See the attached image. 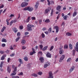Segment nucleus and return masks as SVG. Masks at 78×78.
Listing matches in <instances>:
<instances>
[{
  "label": "nucleus",
  "instance_id": "nucleus-1",
  "mask_svg": "<svg viewBox=\"0 0 78 78\" xmlns=\"http://www.w3.org/2000/svg\"><path fill=\"white\" fill-rule=\"evenodd\" d=\"M12 69H14V70L13 71V73L11 74L10 76H13V75H16V72L17 71V67L16 66L15 67L14 65H12Z\"/></svg>",
  "mask_w": 78,
  "mask_h": 78
},
{
  "label": "nucleus",
  "instance_id": "nucleus-2",
  "mask_svg": "<svg viewBox=\"0 0 78 78\" xmlns=\"http://www.w3.org/2000/svg\"><path fill=\"white\" fill-rule=\"evenodd\" d=\"M33 8L31 7H27L23 9L24 11H29L30 12H31L32 11H33Z\"/></svg>",
  "mask_w": 78,
  "mask_h": 78
},
{
  "label": "nucleus",
  "instance_id": "nucleus-3",
  "mask_svg": "<svg viewBox=\"0 0 78 78\" xmlns=\"http://www.w3.org/2000/svg\"><path fill=\"white\" fill-rule=\"evenodd\" d=\"M27 31H31L32 30V28H31V27H34V26L33 25H30V24H28L27 25Z\"/></svg>",
  "mask_w": 78,
  "mask_h": 78
},
{
  "label": "nucleus",
  "instance_id": "nucleus-4",
  "mask_svg": "<svg viewBox=\"0 0 78 78\" xmlns=\"http://www.w3.org/2000/svg\"><path fill=\"white\" fill-rule=\"evenodd\" d=\"M17 19H15L14 20H12L11 21L10 23V26H11L13 23H16V22H17Z\"/></svg>",
  "mask_w": 78,
  "mask_h": 78
},
{
  "label": "nucleus",
  "instance_id": "nucleus-5",
  "mask_svg": "<svg viewBox=\"0 0 78 78\" xmlns=\"http://www.w3.org/2000/svg\"><path fill=\"white\" fill-rule=\"evenodd\" d=\"M28 3L27 2H23L21 4V7H23V8H24V7H25V6H27L28 5Z\"/></svg>",
  "mask_w": 78,
  "mask_h": 78
},
{
  "label": "nucleus",
  "instance_id": "nucleus-6",
  "mask_svg": "<svg viewBox=\"0 0 78 78\" xmlns=\"http://www.w3.org/2000/svg\"><path fill=\"white\" fill-rule=\"evenodd\" d=\"M48 78H53V73L51 71H50L49 73V76L48 77Z\"/></svg>",
  "mask_w": 78,
  "mask_h": 78
},
{
  "label": "nucleus",
  "instance_id": "nucleus-7",
  "mask_svg": "<svg viewBox=\"0 0 78 78\" xmlns=\"http://www.w3.org/2000/svg\"><path fill=\"white\" fill-rule=\"evenodd\" d=\"M54 29H55L56 30V33H58V31H59V27L58 26H54Z\"/></svg>",
  "mask_w": 78,
  "mask_h": 78
},
{
  "label": "nucleus",
  "instance_id": "nucleus-8",
  "mask_svg": "<svg viewBox=\"0 0 78 78\" xmlns=\"http://www.w3.org/2000/svg\"><path fill=\"white\" fill-rule=\"evenodd\" d=\"M61 8L62 7L60 5H58L56 8L57 9V11H61Z\"/></svg>",
  "mask_w": 78,
  "mask_h": 78
},
{
  "label": "nucleus",
  "instance_id": "nucleus-9",
  "mask_svg": "<svg viewBox=\"0 0 78 78\" xmlns=\"http://www.w3.org/2000/svg\"><path fill=\"white\" fill-rule=\"evenodd\" d=\"M32 52H30V55H33L34 54H35L36 53V52L35 51V49H34V48H32Z\"/></svg>",
  "mask_w": 78,
  "mask_h": 78
},
{
  "label": "nucleus",
  "instance_id": "nucleus-10",
  "mask_svg": "<svg viewBox=\"0 0 78 78\" xmlns=\"http://www.w3.org/2000/svg\"><path fill=\"white\" fill-rule=\"evenodd\" d=\"M75 69V66H73L70 68V69L69 70V73H71L73 70Z\"/></svg>",
  "mask_w": 78,
  "mask_h": 78
},
{
  "label": "nucleus",
  "instance_id": "nucleus-11",
  "mask_svg": "<svg viewBox=\"0 0 78 78\" xmlns=\"http://www.w3.org/2000/svg\"><path fill=\"white\" fill-rule=\"evenodd\" d=\"M39 2H36V4L35 5L34 8H35V10H37V9L38 8V6H39Z\"/></svg>",
  "mask_w": 78,
  "mask_h": 78
},
{
  "label": "nucleus",
  "instance_id": "nucleus-12",
  "mask_svg": "<svg viewBox=\"0 0 78 78\" xmlns=\"http://www.w3.org/2000/svg\"><path fill=\"white\" fill-rule=\"evenodd\" d=\"M46 56L47 58H51V54L48 52H47V53L46 54Z\"/></svg>",
  "mask_w": 78,
  "mask_h": 78
},
{
  "label": "nucleus",
  "instance_id": "nucleus-13",
  "mask_svg": "<svg viewBox=\"0 0 78 78\" xmlns=\"http://www.w3.org/2000/svg\"><path fill=\"white\" fill-rule=\"evenodd\" d=\"M39 60H40L41 63H43L44 61V59L42 57H40L39 58Z\"/></svg>",
  "mask_w": 78,
  "mask_h": 78
},
{
  "label": "nucleus",
  "instance_id": "nucleus-14",
  "mask_svg": "<svg viewBox=\"0 0 78 78\" xmlns=\"http://www.w3.org/2000/svg\"><path fill=\"white\" fill-rule=\"evenodd\" d=\"M50 63L49 62H47L46 63V64L44 65V68H47L48 66H50Z\"/></svg>",
  "mask_w": 78,
  "mask_h": 78
},
{
  "label": "nucleus",
  "instance_id": "nucleus-15",
  "mask_svg": "<svg viewBox=\"0 0 78 78\" xmlns=\"http://www.w3.org/2000/svg\"><path fill=\"white\" fill-rule=\"evenodd\" d=\"M51 10V9H46L45 10L44 14H47L48 12V11H50Z\"/></svg>",
  "mask_w": 78,
  "mask_h": 78
},
{
  "label": "nucleus",
  "instance_id": "nucleus-16",
  "mask_svg": "<svg viewBox=\"0 0 78 78\" xmlns=\"http://www.w3.org/2000/svg\"><path fill=\"white\" fill-rule=\"evenodd\" d=\"M26 43V41L24 39H23L21 41V44L22 45H24Z\"/></svg>",
  "mask_w": 78,
  "mask_h": 78
},
{
  "label": "nucleus",
  "instance_id": "nucleus-17",
  "mask_svg": "<svg viewBox=\"0 0 78 78\" xmlns=\"http://www.w3.org/2000/svg\"><path fill=\"white\" fill-rule=\"evenodd\" d=\"M30 16H29L27 17V19L26 20V23H28L29 22H30Z\"/></svg>",
  "mask_w": 78,
  "mask_h": 78
},
{
  "label": "nucleus",
  "instance_id": "nucleus-18",
  "mask_svg": "<svg viewBox=\"0 0 78 78\" xmlns=\"http://www.w3.org/2000/svg\"><path fill=\"white\" fill-rule=\"evenodd\" d=\"M12 31H14L15 33H16L17 32V30L15 27H13L12 28Z\"/></svg>",
  "mask_w": 78,
  "mask_h": 78
},
{
  "label": "nucleus",
  "instance_id": "nucleus-19",
  "mask_svg": "<svg viewBox=\"0 0 78 78\" xmlns=\"http://www.w3.org/2000/svg\"><path fill=\"white\" fill-rule=\"evenodd\" d=\"M6 56V55H2V57H1V60H4L5 59V58Z\"/></svg>",
  "mask_w": 78,
  "mask_h": 78
},
{
  "label": "nucleus",
  "instance_id": "nucleus-20",
  "mask_svg": "<svg viewBox=\"0 0 78 78\" xmlns=\"http://www.w3.org/2000/svg\"><path fill=\"white\" fill-rule=\"evenodd\" d=\"M7 72L9 73H10L11 72V69H10L9 68V66L7 67Z\"/></svg>",
  "mask_w": 78,
  "mask_h": 78
},
{
  "label": "nucleus",
  "instance_id": "nucleus-21",
  "mask_svg": "<svg viewBox=\"0 0 78 78\" xmlns=\"http://www.w3.org/2000/svg\"><path fill=\"white\" fill-rule=\"evenodd\" d=\"M47 48H48V46H45L42 49V50H43V51H45V50L47 49Z\"/></svg>",
  "mask_w": 78,
  "mask_h": 78
},
{
  "label": "nucleus",
  "instance_id": "nucleus-22",
  "mask_svg": "<svg viewBox=\"0 0 78 78\" xmlns=\"http://www.w3.org/2000/svg\"><path fill=\"white\" fill-rule=\"evenodd\" d=\"M76 15H77V12H76L74 11L73 14V17H75V16H76Z\"/></svg>",
  "mask_w": 78,
  "mask_h": 78
},
{
  "label": "nucleus",
  "instance_id": "nucleus-23",
  "mask_svg": "<svg viewBox=\"0 0 78 78\" xmlns=\"http://www.w3.org/2000/svg\"><path fill=\"white\" fill-rule=\"evenodd\" d=\"M2 42H7V40L6 39L3 38L2 39Z\"/></svg>",
  "mask_w": 78,
  "mask_h": 78
},
{
  "label": "nucleus",
  "instance_id": "nucleus-24",
  "mask_svg": "<svg viewBox=\"0 0 78 78\" xmlns=\"http://www.w3.org/2000/svg\"><path fill=\"white\" fill-rule=\"evenodd\" d=\"M18 61L20 62V64H23V61H22V60L20 58H19L18 59Z\"/></svg>",
  "mask_w": 78,
  "mask_h": 78
},
{
  "label": "nucleus",
  "instance_id": "nucleus-25",
  "mask_svg": "<svg viewBox=\"0 0 78 78\" xmlns=\"http://www.w3.org/2000/svg\"><path fill=\"white\" fill-rule=\"evenodd\" d=\"M59 53L60 55H62L64 53V51L63 50L60 49L59 51Z\"/></svg>",
  "mask_w": 78,
  "mask_h": 78
},
{
  "label": "nucleus",
  "instance_id": "nucleus-26",
  "mask_svg": "<svg viewBox=\"0 0 78 78\" xmlns=\"http://www.w3.org/2000/svg\"><path fill=\"white\" fill-rule=\"evenodd\" d=\"M24 61H28V57L27 56H26L25 57H24Z\"/></svg>",
  "mask_w": 78,
  "mask_h": 78
},
{
  "label": "nucleus",
  "instance_id": "nucleus-27",
  "mask_svg": "<svg viewBox=\"0 0 78 78\" xmlns=\"http://www.w3.org/2000/svg\"><path fill=\"white\" fill-rule=\"evenodd\" d=\"M64 58H65V55H62L61 57L60 58V59L63 60L64 59Z\"/></svg>",
  "mask_w": 78,
  "mask_h": 78
},
{
  "label": "nucleus",
  "instance_id": "nucleus-28",
  "mask_svg": "<svg viewBox=\"0 0 78 78\" xmlns=\"http://www.w3.org/2000/svg\"><path fill=\"white\" fill-rule=\"evenodd\" d=\"M69 48L71 50H72L73 49V46H72V44H69Z\"/></svg>",
  "mask_w": 78,
  "mask_h": 78
},
{
  "label": "nucleus",
  "instance_id": "nucleus-29",
  "mask_svg": "<svg viewBox=\"0 0 78 78\" xmlns=\"http://www.w3.org/2000/svg\"><path fill=\"white\" fill-rule=\"evenodd\" d=\"M64 48L65 49H67L68 48V45L67 44H65L64 46Z\"/></svg>",
  "mask_w": 78,
  "mask_h": 78
},
{
  "label": "nucleus",
  "instance_id": "nucleus-30",
  "mask_svg": "<svg viewBox=\"0 0 78 78\" xmlns=\"http://www.w3.org/2000/svg\"><path fill=\"white\" fill-rule=\"evenodd\" d=\"M67 17H69V16H67V15H65L63 17V19L64 20H67Z\"/></svg>",
  "mask_w": 78,
  "mask_h": 78
},
{
  "label": "nucleus",
  "instance_id": "nucleus-31",
  "mask_svg": "<svg viewBox=\"0 0 78 78\" xmlns=\"http://www.w3.org/2000/svg\"><path fill=\"white\" fill-rule=\"evenodd\" d=\"M50 22V21L49 19H46L45 21V22H46V23H49Z\"/></svg>",
  "mask_w": 78,
  "mask_h": 78
},
{
  "label": "nucleus",
  "instance_id": "nucleus-32",
  "mask_svg": "<svg viewBox=\"0 0 78 78\" xmlns=\"http://www.w3.org/2000/svg\"><path fill=\"white\" fill-rule=\"evenodd\" d=\"M66 36H72V34L68 32L67 33H66Z\"/></svg>",
  "mask_w": 78,
  "mask_h": 78
},
{
  "label": "nucleus",
  "instance_id": "nucleus-33",
  "mask_svg": "<svg viewBox=\"0 0 78 78\" xmlns=\"http://www.w3.org/2000/svg\"><path fill=\"white\" fill-rule=\"evenodd\" d=\"M6 29V27H4L1 30V32H3L4 31V30Z\"/></svg>",
  "mask_w": 78,
  "mask_h": 78
},
{
  "label": "nucleus",
  "instance_id": "nucleus-34",
  "mask_svg": "<svg viewBox=\"0 0 78 78\" xmlns=\"http://www.w3.org/2000/svg\"><path fill=\"white\" fill-rule=\"evenodd\" d=\"M32 76H34V77H37V75L35 73H33L32 74Z\"/></svg>",
  "mask_w": 78,
  "mask_h": 78
},
{
  "label": "nucleus",
  "instance_id": "nucleus-35",
  "mask_svg": "<svg viewBox=\"0 0 78 78\" xmlns=\"http://www.w3.org/2000/svg\"><path fill=\"white\" fill-rule=\"evenodd\" d=\"M3 62L2 61L1 62L0 65V67L1 68H2V66H3Z\"/></svg>",
  "mask_w": 78,
  "mask_h": 78
},
{
  "label": "nucleus",
  "instance_id": "nucleus-36",
  "mask_svg": "<svg viewBox=\"0 0 78 78\" xmlns=\"http://www.w3.org/2000/svg\"><path fill=\"white\" fill-rule=\"evenodd\" d=\"M9 20H8V19H6V22H7V25H8L9 24V22L8 21Z\"/></svg>",
  "mask_w": 78,
  "mask_h": 78
},
{
  "label": "nucleus",
  "instance_id": "nucleus-37",
  "mask_svg": "<svg viewBox=\"0 0 78 78\" xmlns=\"http://www.w3.org/2000/svg\"><path fill=\"white\" fill-rule=\"evenodd\" d=\"M53 9H52L51 10V16H53V11H54Z\"/></svg>",
  "mask_w": 78,
  "mask_h": 78
},
{
  "label": "nucleus",
  "instance_id": "nucleus-38",
  "mask_svg": "<svg viewBox=\"0 0 78 78\" xmlns=\"http://www.w3.org/2000/svg\"><path fill=\"white\" fill-rule=\"evenodd\" d=\"M41 36L42 38H44V37H45V34H44L42 33L41 34Z\"/></svg>",
  "mask_w": 78,
  "mask_h": 78
},
{
  "label": "nucleus",
  "instance_id": "nucleus-39",
  "mask_svg": "<svg viewBox=\"0 0 78 78\" xmlns=\"http://www.w3.org/2000/svg\"><path fill=\"white\" fill-rule=\"evenodd\" d=\"M42 22V20H40L39 21V24H40V25H41Z\"/></svg>",
  "mask_w": 78,
  "mask_h": 78
},
{
  "label": "nucleus",
  "instance_id": "nucleus-40",
  "mask_svg": "<svg viewBox=\"0 0 78 78\" xmlns=\"http://www.w3.org/2000/svg\"><path fill=\"white\" fill-rule=\"evenodd\" d=\"M20 39V37H19L16 38V42H17Z\"/></svg>",
  "mask_w": 78,
  "mask_h": 78
},
{
  "label": "nucleus",
  "instance_id": "nucleus-41",
  "mask_svg": "<svg viewBox=\"0 0 78 78\" xmlns=\"http://www.w3.org/2000/svg\"><path fill=\"white\" fill-rule=\"evenodd\" d=\"M48 31L49 33L51 32V28H50L48 30Z\"/></svg>",
  "mask_w": 78,
  "mask_h": 78
},
{
  "label": "nucleus",
  "instance_id": "nucleus-42",
  "mask_svg": "<svg viewBox=\"0 0 78 78\" xmlns=\"http://www.w3.org/2000/svg\"><path fill=\"white\" fill-rule=\"evenodd\" d=\"M71 61V58H69L67 60V62H70Z\"/></svg>",
  "mask_w": 78,
  "mask_h": 78
},
{
  "label": "nucleus",
  "instance_id": "nucleus-43",
  "mask_svg": "<svg viewBox=\"0 0 78 78\" xmlns=\"http://www.w3.org/2000/svg\"><path fill=\"white\" fill-rule=\"evenodd\" d=\"M0 53H1V54H4V53H5V51L1 50L0 51Z\"/></svg>",
  "mask_w": 78,
  "mask_h": 78
},
{
  "label": "nucleus",
  "instance_id": "nucleus-44",
  "mask_svg": "<svg viewBox=\"0 0 78 78\" xmlns=\"http://www.w3.org/2000/svg\"><path fill=\"white\" fill-rule=\"evenodd\" d=\"M38 75H41L42 74V72L40 71L38 73Z\"/></svg>",
  "mask_w": 78,
  "mask_h": 78
},
{
  "label": "nucleus",
  "instance_id": "nucleus-45",
  "mask_svg": "<svg viewBox=\"0 0 78 78\" xmlns=\"http://www.w3.org/2000/svg\"><path fill=\"white\" fill-rule=\"evenodd\" d=\"M75 49L76 51H78V46H76L75 47Z\"/></svg>",
  "mask_w": 78,
  "mask_h": 78
},
{
  "label": "nucleus",
  "instance_id": "nucleus-46",
  "mask_svg": "<svg viewBox=\"0 0 78 78\" xmlns=\"http://www.w3.org/2000/svg\"><path fill=\"white\" fill-rule=\"evenodd\" d=\"M53 48H54V46H51V48L50 49V51H51L52 49H53Z\"/></svg>",
  "mask_w": 78,
  "mask_h": 78
},
{
  "label": "nucleus",
  "instance_id": "nucleus-47",
  "mask_svg": "<svg viewBox=\"0 0 78 78\" xmlns=\"http://www.w3.org/2000/svg\"><path fill=\"white\" fill-rule=\"evenodd\" d=\"M20 77L19 76H12V78H19Z\"/></svg>",
  "mask_w": 78,
  "mask_h": 78
},
{
  "label": "nucleus",
  "instance_id": "nucleus-48",
  "mask_svg": "<svg viewBox=\"0 0 78 78\" xmlns=\"http://www.w3.org/2000/svg\"><path fill=\"white\" fill-rule=\"evenodd\" d=\"M39 47L41 48V50H42V48H43V45H40Z\"/></svg>",
  "mask_w": 78,
  "mask_h": 78
},
{
  "label": "nucleus",
  "instance_id": "nucleus-49",
  "mask_svg": "<svg viewBox=\"0 0 78 78\" xmlns=\"http://www.w3.org/2000/svg\"><path fill=\"white\" fill-rule=\"evenodd\" d=\"M47 2L48 3V5H49V6H50V0H47Z\"/></svg>",
  "mask_w": 78,
  "mask_h": 78
},
{
  "label": "nucleus",
  "instance_id": "nucleus-50",
  "mask_svg": "<svg viewBox=\"0 0 78 78\" xmlns=\"http://www.w3.org/2000/svg\"><path fill=\"white\" fill-rule=\"evenodd\" d=\"M51 2V4L52 5H54V2L53 1H50Z\"/></svg>",
  "mask_w": 78,
  "mask_h": 78
},
{
  "label": "nucleus",
  "instance_id": "nucleus-51",
  "mask_svg": "<svg viewBox=\"0 0 78 78\" xmlns=\"http://www.w3.org/2000/svg\"><path fill=\"white\" fill-rule=\"evenodd\" d=\"M75 49H73V55H75Z\"/></svg>",
  "mask_w": 78,
  "mask_h": 78
},
{
  "label": "nucleus",
  "instance_id": "nucleus-52",
  "mask_svg": "<svg viewBox=\"0 0 78 78\" xmlns=\"http://www.w3.org/2000/svg\"><path fill=\"white\" fill-rule=\"evenodd\" d=\"M23 28V27L22 26H20V30H22Z\"/></svg>",
  "mask_w": 78,
  "mask_h": 78
},
{
  "label": "nucleus",
  "instance_id": "nucleus-53",
  "mask_svg": "<svg viewBox=\"0 0 78 78\" xmlns=\"http://www.w3.org/2000/svg\"><path fill=\"white\" fill-rule=\"evenodd\" d=\"M32 20H36V17H32L31 18Z\"/></svg>",
  "mask_w": 78,
  "mask_h": 78
},
{
  "label": "nucleus",
  "instance_id": "nucleus-54",
  "mask_svg": "<svg viewBox=\"0 0 78 78\" xmlns=\"http://www.w3.org/2000/svg\"><path fill=\"white\" fill-rule=\"evenodd\" d=\"M17 36L18 37H19V36H20V32H18L17 33Z\"/></svg>",
  "mask_w": 78,
  "mask_h": 78
},
{
  "label": "nucleus",
  "instance_id": "nucleus-55",
  "mask_svg": "<svg viewBox=\"0 0 78 78\" xmlns=\"http://www.w3.org/2000/svg\"><path fill=\"white\" fill-rule=\"evenodd\" d=\"M2 47H5V46H6V44H2Z\"/></svg>",
  "mask_w": 78,
  "mask_h": 78
},
{
  "label": "nucleus",
  "instance_id": "nucleus-56",
  "mask_svg": "<svg viewBox=\"0 0 78 78\" xmlns=\"http://www.w3.org/2000/svg\"><path fill=\"white\" fill-rule=\"evenodd\" d=\"M15 56V54H14V53L10 55V56H11V57H13V56Z\"/></svg>",
  "mask_w": 78,
  "mask_h": 78
},
{
  "label": "nucleus",
  "instance_id": "nucleus-57",
  "mask_svg": "<svg viewBox=\"0 0 78 78\" xmlns=\"http://www.w3.org/2000/svg\"><path fill=\"white\" fill-rule=\"evenodd\" d=\"M29 34V32H25L24 33L25 35H27V34Z\"/></svg>",
  "mask_w": 78,
  "mask_h": 78
},
{
  "label": "nucleus",
  "instance_id": "nucleus-58",
  "mask_svg": "<svg viewBox=\"0 0 78 78\" xmlns=\"http://www.w3.org/2000/svg\"><path fill=\"white\" fill-rule=\"evenodd\" d=\"M4 7V5H2L1 6H0V9H1V8H3Z\"/></svg>",
  "mask_w": 78,
  "mask_h": 78
},
{
  "label": "nucleus",
  "instance_id": "nucleus-59",
  "mask_svg": "<svg viewBox=\"0 0 78 78\" xmlns=\"http://www.w3.org/2000/svg\"><path fill=\"white\" fill-rule=\"evenodd\" d=\"M43 31H45L47 30V28L46 27H44L42 29Z\"/></svg>",
  "mask_w": 78,
  "mask_h": 78
},
{
  "label": "nucleus",
  "instance_id": "nucleus-60",
  "mask_svg": "<svg viewBox=\"0 0 78 78\" xmlns=\"http://www.w3.org/2000/svg\"><path fill=\"white\" fill-rule=\"evenodd\" d=\"M11 60V58H8V62H9V61Z\"/></svg>",
  "mask_w": 78,
  "mask_h": 78
},
{
  "label": "nucleus",
  "instance_id": "nucleus-61",
  "mask_svg": "<svg viewBox=\"0 0 78 78\" xmlns=\"http://www.w3.org/2000/svg\"><path fill=\"white\" fill-rule=\"evenodd\" d=\"M23 75V73L22 72H21L18 74V75Z\"/></svg>",
  "mask_w": 78,
  "mask_h": 78
},
{
  "label": "nucleus",
  "instance_id": "nucleus-62",
  "mask_svg": "<svg viewBox=\"0 0 78 78\" xmlns=\"http://www.w3.org/2000/svg\"><path fill=\"white\" fill-rule=\"evenodd\" d=\"M26 48V47L24 46H23L22 47V49L23 50H25V49Z\"/></svg>",
  "mask_w": 78,
  "mask_h": 78
},
{
  "label": "nucleus",
  "instance_id": "nucleus-63",
  "mask_svg": "<svg viewBox=\"0 0 78 78\" xmlns=\"http://www.w3.org/2000/svg\"><path fill=\"white\" fill-rule=\"evenodd\" d=\"M55 41H58V37H56L55 38V39L54 40Z\"/></svg>",
  "mask_w": 78,
  "mask_h": 78
},
{
  "label": "nucleus",
  "instance_id": "nucleus-64",
  "mask_svg": "<svg viewBox=\"0 0 78 78\" xmlns=\"http://www.w3.org/2000/svg\"><path fill=\"white\" fill-rule=\"evenodd\" d=\"M6 9L4 10L2 12V13H5V12H6Z\"/></svg>",
  "mask_w": 78,
  "mask_h": 78
}]
</instances>
